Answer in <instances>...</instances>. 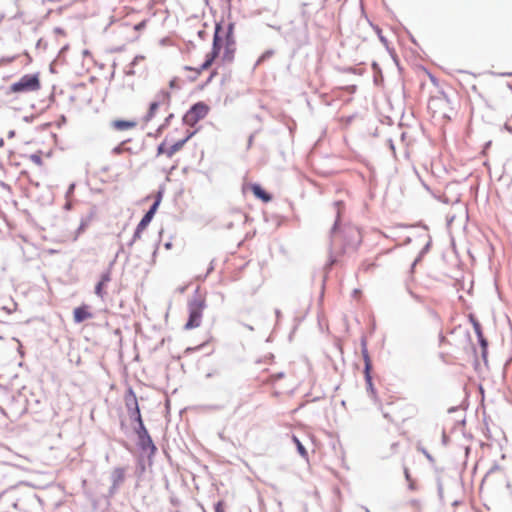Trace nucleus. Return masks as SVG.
Returning <instances> with one entry per match:
<instances>
[{"mask_svg":"<svg viewBox=\"0 0 512 512\" xmlns=\"http://www.w3.org/2000/svg\"><path fill=\"white\" fill-rule=\"evenodd\" d=\"M171 103V94L166 90H160L154 97V100L151 102L148 112L147 119L151 120L154 118L159 109L168 110Z\"/></svg>","mask_w":512,"mask_h":512,"instance_id":"obj_5","label":"nucleus"},{"mask_svg":"<svg viewBox=\"0 0 512 512\" xmlns=\"http://www.w3.org/2000/svg\"><path fill=\"white\" fill-rule=\"evenodd\" d=\"M362 354H363V359L365 362L364 374H365V381L367 384V390L370 393L372 398L377 399L376 389L374 388V385L372 383V377H371L372 363H371V359H370V356H369L366 348L363 349Z\"/></svg>","mask_w":512,"mask_h":512,"instance_id":"obj_10","label":"nucleus"},{"mask_svg":"<svg viewBox=\"0 0 512 512\" xmlns=\"http://www.w3.org/2000/svg\"><path fill=\"white\" fill-rule=\"evenodd\" d=\"M113 485L119 486L125 479V469L115 468L112 472Z\"/></svg>","mask_w":512,"mask_h":512,"instance_id":"obj_17","label":"nucleus"},{"mask_svg":"<svg viewBox=\"0 0 512 512\" xmlns=\"http://www.w3.org/2000/svg\"><path fill=\"white\" fill-rule=\"evenodd\" d=\"M422 452L424 453V455H425L428 459H431V456H430V454H429L427 451H425V450L423 449V450H422Z\"/></svg>","mask_w":512,"mask_h":512,"instance_id":"obj_24","label":"nucleus"},{"mask_svg":"<svg viewBox=\"0 0 512 512\" xmlns=\"http://www.w3.org/2000/svg\"><path fill=\"white\" fill-rule=\"evenodd\" d=\"M473 326H474V330H475L477 336L482 337L483 333H482L481 325L479 324V322L473 321Z\"/></svg>","mask_w":512,"mask_h":512,"instance_id":"obj_19","label":"nucleus"},{"mask_svg":"<svg viewBox=\"0 0 512 512\" xmlns=\"http://www.w3.org/2000/svg\"><path fill=\"white\" fill-rule=\"evenodd\" d=\"M74 189V185H71L70 188H69V193H71Z\"/></svg>","mask_w":512,"mask_h":512,"instance_id":"obj_26","label":"nucleus"},{"mask_svg":"<svg viewBox=\"0 0 512 512\" xmlns=\"http://www.w3.org/2000/svg\"><path fill=\"white\" fill-rule=\"evenodd\" d=\"M93 318L91 307L87 304H82L73 310V320L75 323H82L86 320Z\"/></svg>","mask_w":512,"mask_h":512,"instance_id":"obj_12","label":"nucleus"},{"mask_svg":"<svg viewBox=\"0 0 512 512\" xmlns=\"http://www.w3.org/2000/svg\"><path fill=\"white\" fill-rule=\"evenodd\" d=\"M136 125H137V123L132 120H114L111 123V126L115 130H120V131L132 129V128L136 127Z\"/></svg>","mask_w":512,"mask_h":512,"instance_id":"obj_15","label":"nucleus"},{"mask_svg":"<svg viewBox=\"0 0 512 512\" xmlns=\"http://www.w3.org/2000/svg\"><path fill=\"white\" fill-rule=\"evenodd\" d=\"M216 75H217V71L216 70L212 71L210 76H209L208 81H211Z\"/></svg>","mask_w":512,"mask_h":512,"instance_id":"obj_22","label":"nucleus"},{"mask_svg":"<svg viewBox=\"0 0 512 512\" xmlns=\"http://www.w3.org/2000/svg\"><path fill=\"white\" fill-rule=\"evenodd\" d=\"M292 441L295 443V445H296V447H297V450H298L299 454H300L303 458H307V457H308L307 450L305 449V447L303 446V444L300 442V440H299L296 436H293V437H292Z\"/></svg>","mask_w":512,"mask_h":512,"instance_id":"obj_18","label":"nucleus"},{"mask_svg":"<svg viewBox=\"0 0 512 512\" xmlns=\"http://www.w3.org/2000/svg\"><path fill=\"white\" fill-rule=\"evenodd\" d=\"M255 372L257 374V378L262 383L271 385H276L279 380L285 378V375L282 372H276L271 368L264 367L262 362H258L256 364Z\"/></svg>","mask_w":512,"mask_h":512,"instance_id":"obj_6","label":"nucleus"},{"mask_svg":"<svg viewBox=\"0 0 512 512\" xmlns=\"http://www.w3.org/2000/svg\"><path fill=\"white\" fill-rule=\"evenodd\" d=\"M41 82L38 73L25 74L17 82L11 84L6 94H26L40 90Z\"/></svg>","mask_w":512,"mask_h":512,"instance_id":"obj_3","label":"nucleus"},{"mask_svg":"<svg viewBox=\"0 0 512 512\" xmlns=\"http://www.w3.org/2000/svg\"><path fill=\"white\" fill-rule=\"evenodd\" d=\"M109 281H110L109 274H104V275H102L101 280L97 283V285L95 287V294L97 296H99L100 298H104V295H105L104 287L106 286V284Z\"/></svg>","mask_w":512,"mask_h":512,"instance_id":"obj_16","label":"nucleus"},{"mask_svg":"<svg viewBox=\"0 0 512 512\" xmlns=\"http://www.w3.org/2000/svg\"><path fill=\"white\" fill-rule=\"evenodd\" d=\"M248 189L254 194L255 197L261 199L265 203H268L272 200V196L267 193L259 184H249Z\"/></svg>","mask_w":512,"mask_h":512,"instance_id":"obj_14","label":"nucleus"},{"mask_svg":"<svg viewBox=\"0 0 512 512\" xmlns=\"http://www.w3.org/2000/svg\"><path fill=\"white\" fill-rule=\"evenodd\" d=\"M192 133H189L185 138L176 141L174 144L167 146L166 140L158 146V155L165 154L167 157H172L175 153L182 149L184 144L191 137Z\"/></svg>","mask_w":512,"mask_h":512,"instance_id":"obj_11","label":"nucleus"},{"mask_svg":"<svg viewBox=\"0 0 512 512\" xmlns=\"http://www.w3.org/2000/svg\"><path fill=\"white\" fill-rule=\"evenodd\" d=\"M215 512H225L224 501H218L215 505Z\"/></svg>","mask_w":512,"mask_h":512,"instance_id":"obj_20","label":"nucleus"},{"mask_svg":"<svg viewBox=\"0 0 512 512\" xmlns=\"http://www.w3.org/2000/svg\"><path fill=\"white\" fill-rule=\"evenodd\" d=\"M210 110V107L205 104L204 102H198L194 104L184 115L183 122L193 127L195 126L200 120L204 119L208 112Z\"/></svg>","mask_w":512,"mask_h":512,"instance_id":"obj_4","label":"nucleus"},{"mask_svg":"<svg viewBox=\"0 0 512 512\" xmlns=\"http://www.w3.org/2000/svg\"><path fill=\"white\" fill-rule=\"evenodd\" d=\"M139 427L137 429L138 438L140 441V445L143 449L150 448L152 451L156 449V447L153 444V441L147 431V429L144 426L143 420L141 419V422H138Z\"/></svg>","mask_w":512,"mask_h":512,"instance_id":"obj_13","label":"nucleus"},{"mask_svg":"<svg viewBox=\"0 0 512 512\" xmlns=\"http://www.w3.org/2000/svg\"><path fill=\"white\" fill-rule=\"evenodd\" d=\"M125 405L131 417H134L137 422H141V413L137 401L136 394L132 389H129L125 395Z\"/></svg>","mask_w":512,"mask_h":512,"instance_id":"obj_9","label":"nucleus"},{"mask_svg":"<svg viewBox=\"0 0 512 512\" xmlns=\"http://www.w3.org/2000/svg\"><path fill=\"white\" fill-rule=\"evenodd\" d=\"M120 151H121V149H120L119 147H117V148H115V149H114V152H115V153H120Z\"/></svg>","mask_w":512,"mask_h":512,"instance_id":"obj_25","label":"nucleus"},{"mask_svg":"<svg viewBox=\"0 0 512 512\" xmlns=\"http://www.w3.org/2000/svg\"><path fill=\"white\" fill-rule=\"evenodd\" d=\"M160 201H161V196L158 195L157 199L155 200V202L153 203V205L151 206L149 211L144 215V217L141 219V221L137 225V228H136V231L134 234V238H140L141 233L147 228V226L151 222L152 218L154 217V215L159 207Z\"/></svg>","mask_w":512,"mask_h":512,"instance_id":"obj_7","label":"nucleus"},{"mask_svg":"<svg viewBox=\"0 0 512 512\" xmlns=\"http://www.w3.org/2000/svg\"><path fill=\"white\" fill-rule=\"evenodd\" d=\"M237 43L234 35V24L223 25L217 23L215 26L212 49L206 54L205 61L199 67L185 66L184 69L195 73V77L208 70L215 60L222 64H230L235 59Z\"/></svg>","mask_w":512,"mask_h":512,"instance_id":"obj_1","label":"nucleus"},{"mask_svg":"<svg viewBox=\"0 0 512 512\" xmlns=\"http://www.w3.org/2000/svg\"><path fill=\"white\" fill-rule=\"evenodd\" d=\"M144 26H145V22H141V23H139V24H137V25L135 26V29H136V30H139V29H141V28H142V27H144Z\"/></svg>","mask_w":512,"mask_h":512,"instance_id":"obj_23","label":"nucleus"},{"mask_svg":"<svg viewBox=\"0 0 512 512\" xmlns=\"http://www.w3.org/2000/svg\"><path fill=\"white\" fill-rule=\"evenodd\" d=\"M206 307V293H202L200 289L197 288L194 296L187 303L189 317L184 325V329L191 330L198 328L201 325L203 312Z\"/></svg>","mask_w":512,"mask_h":512,"instance_id":"obj_2","label":"nucleus"},{"mask_svg":"<svg viewBox=\"0 0 512 512\" xmlns=\"http://www.w3.org/2000/svg\"><path fill=\"white\" fill-rule=\"evenodd\" d=\"M339 237L347 239V246L351 247H357L362 241L361 233L355 227H347L341 234L335 233L334 240H337Z\"/></svg>","mask_w":512,"mask_h":512,"instance_id":"obj_8","label":"nucleus"},{"mask_svg":"<svg viewBox=\"0 0 512 512\" xmlns=\"http://www.w3.org/2000/svg\"><path fill=\"white\" fill-rule=\"evenodd\" d=\"M478 339H479V342H480L481 346H482L484 349H486V347H487V341H486V339L484 338V336H482V337H478Z\"/></svg>","mask_w":512,"mask_h":512,"instance_id":"obj_21","label":"nucleus"}]
</instances>
